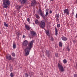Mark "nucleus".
I'll return each mask as SVG.
<instances>
[{
  "mask_svg": "<svg viewBox=\"0 0 77 77\" xmlns=\"http://www.w3.org/2000/svg\"><path fill=\"white\" fill-rule=\"evenodd\" d=\"M51 41H54V38L53 37H51Z\"/></svg>",
  "mask_w": 77,
  "mask_h": 77,
  "instance_id": "obj_25",
  "label": "nucleus"
},
{
  "mask_svg": "<svg viewBox=\"0 0 77 77\" xmlns=\"http://www.w3.org/2000/svg\"><path fill=\"white\" fill-rule=\"evenodd\" d=\"M29 44V42L27 40H25L23 42V45L24 47H27Z\"/></svg>",
  "mask_w": 77,
  "mask_h": 77,
  "instance_id": "obj_8",
  "label": "nucleus"
},
{
  "mask_svg": "<svg viewBox=\"0 0 77 77\" xmlns=\"http://www.w3.org/2000/svg\"><path fill=\"white\" fill-rule=\"evenodd\" d=\"M74 77H77V74H74Z\"/></svg>",
  "mask_w": 77,
  "mask_h": 77,
  "instance_id": "obj_30",
  "label": "nucleus"
},
{
  "mask_svg": "<svg viewBox=\"0 0 77 77\" xmlns=\"http://www.w3.org/2000/svg\"><path fill=\"white\" fill-rule=\"evenodd\" d=\"M35 23L36 24H39V26L41 28H44L45 26V21L44 20H42L39 23V21L38 20H36Z\"/></svg>",
  "mask_w": 77,
  "mask_h": 77,
  "instance_id": "obj_2",
  "label": "nucleus"
},
{
  "mask_svg": "<svg viewBox=\"0 0 77 77\" xmlns=\"http://www.w3.org/2000/svg\"><path fill=\"white\" fill-rule=\"evenodd\" d=\"M64 12L65 14H67L68 15H69V11L68 9H66L64 10Z\"/></svg>",
  "mask_w": 77,
  "mask_h": 77,
  "instance_id": "obj_9",
  "label": "nucleus"
},
{
  "mask_svg": "<svg viewBox=\"0 0 77 77\" xmlns=\"http://www.w3.org/2000/svg\"><path fill=\"white\" fill-rule=\"evenodd\" d=\"M30 77H32L31 76H30Z\"/></svg>",
  "mask_w": 77,
  "mask_h": 77,
  "instance_id": "obj_43",
  "label": "nucleus"
},
{
  "mask_svg": "<svg viewBox=\"0 0 77 77\" xmlns=\"http://www.w3.org/2000/svg\"><path fill=\"white\" fill-rule=\"evenodd\" d=\"M23 38H26V36H25V35H23Z\"/></svg>",
  "mask_w": 77,
  "mask_h": 77,
  "instance_id": "obj_38",
  "label": "nucleus"
},
{
  "mask_svg": "<svg viewBox=\"0 0 77 77\" xmlns=\"http://www.w3.org/2000/svg\"><path fill=\"white\" fill-rule=\"evenodd\" d=\"M55 35L56 36H57V35H58V33L57 32H58V30H57V29L56 27H55Z\"/></svg>",
  "mask_w": 77,
  "mask_h": 77,
  "instance_id": "obj_15",
  "label": "nucleus"
},
{
  "mask_svg": "<svg viewBox=\"0 0 77 77\" xmlns=\"http://www.w3.org/2000/svg\"><path fill=\"white\" fill-rule=\"evenodd\" d=\"M58 66L59 70H60L61 72H63L65 71V69L63 68V66H62V64L58 63Z\"/></svg>",
  "mask_w": 77,
  "mask_h": 77,
  "instance_id": "obj_4",
  "label": "nucleus"
},
{
  "mask_svg": "<svg viewBox=\"0 0 77 77\" xmlns=\"http://www.w3.org/2000/svg\"><path fill=\"white\" fill-rule=\"evenodd\" d=\"M49 13L50 14H51V13H52V11L51 10L50 11H49Z\"/></svg>",
  "mask_w": 77,
  "mask_h": 77,
  "instance_id": "obj_35",
  "label": "nucleus"
},
{
  "mask_svg": "<svg viewBox=\"0 0 77 77\" xmlns=\"http://www.w3.org/2000/svg\"><path fill=\"white\" fill-rule=\"evenodd\" d=\"M57 27H60V24H58L57 25Z\"/></svg>",
  "mask_w": 77,
  "mask_h": 77,
  "instance_id": "obj_27",
  "label": "nucleus"
},
{
  "mask_svg": "<svg viewBox=\"0 0 77 77\" xmlns=\"http://www.w3.org/2000/svg\"><path fill=\"white\" fill-rule=\"evenodd\" d=\"M11 54L12 56H13L14 57H15V54L14 53H12Z\"/></svg>",
  "mask_w": 77,
  "mask_h": 77,
  "instance_id": "obj_24",
  "label": "nucleus"
},
{
  "mask_svg": "<svg viewBox=\"0 0 77 77\" xmlns=\"http://www.w3.org/2000/svg\"><path fill=\"white\" fill-rule=\"evenodd\" d=\"M72 14L73 15V14H74V12H72Z\"/></svg>",
  "mask_w": 77,
  "mask_h": 77,
  "instance_id": "obj_39",
  "label": "nucleus"
},
{
  "mask_svg": "<svg viewBox=\"0 0 77 77\" xmlns=\"http://www.w3.org/2000/svg\"><path fill=\"white\" fill-rule=\"evenodd\" d=\"M30 36V35H29V36Z\"/></svg>",
  "mask_w": 77,
  "mask_h": 77,
  "instance_id": "obj_41",
  "label": "nucleus"
},
{
  "mask_svg": "<svg viewBox=\"0 0 77 77\" xmlns=\"http://www.w3.org/2000/svg\"><path fill=\"white\" fill-rule=\"evenodd\" d=\"M39 11L40 12V15L44 18V19H45V17L44 16V14L43 13V12L42 11V10L41 9H39Z\"/></svg>",
  "mask_w": 77,
  "mask_h": 77,
  "instance_id": "obj_6",
  "label": "nucleus"
},
{
  "mask_svg": "<svg viewBox=\"0 0 77 77\" xmlns=\"http://www.w3.org/2000/svg\"><path fill=\"white\" fill-rule=\"evenodd\" d=\"M17 35H20V32H17Z\"/></svg>",
  "mask_w": 77,
  "mask_h": 77,
  "instance_id": "obj_31",
  "label": "nucleus"
},
{
  "mask_svg": "<svg viewBox=\"0 0 77 77\" xmlns=\"http://www.w3.org/2000/svg\"><path fill=\"white\" fill-rule=\"evenodd\" d=\"M55 56L56 57H58V54L57 53L55 54Z\"/></svg>",
  "mask_w": 77,
  "mask_h": 77,
  "instance_id": "obj_32",
  "label": "nucleus"
},
{
  "mask_svg": "<svg viewBox=\"0 0 77 77\" xmlns=\"http://www.w3.org/2000/svg\"><path fill=\"white\" fill-rule=\"evenodd\" d=\"M4 24L5 26V27H8V26H9V25H8V24H6L5 22H4Z\"/></svg>",
  "mask_w": 77,
  "mask_h": 77,
  "instance_id": "obj_18",
  "label": "nucleus"
},
{
  "mask_svg": "<svg viewBox=\"0 0 77 77\" xmlns=\"http://www.w3.org/2000/svg\"><path fill=\"white\" fill-rule=\"evenodd\" d=\"M27 21L28 22H29V21H30V19L29 18H28L27 19Z\"/></svg>",
  "mask_w": 77,
  "mask_h": 77,
  "instance_id": "obj_33",
  "label": "nucleus"
},
{
  "mask_svg": "<svg viewBox=\"0 0 77 77\" xmlns=\"http://www.w3.org/2000/svg\"><path fill=\"white\" fill-rule=\"evenodd\" d=\"M76 66H77V63H76Z\"/></svg>",
  "mask_w": 77,
  "mask_h": 77,
  "instance_id": "obj_42",
  "label": "nucleus"
},
{
  "mask_svg": "<svg viewBox=\"0 0 77 77\" xmlns=\"http://www.w3.org/2000/svg\"><path fill=\"white\" fill-rule=\"evenodd\" d=\"M36 18H39V16H38V14L36 15Z\"/></svg>",
  "mask_w": 77,
  "mask_h": 77,
  "instance_id": "obj_34",
  "label": "nucleus"
},
{
  "mask_svg": "<svg viewBox=\"0 0 77 77\" xmlns=\"http://www.w3.org/2000/svg\"><path fill=\"white\" fill-rule=\"evenodd\" d=\"M61 38L63 41H67V40H68V38H67L66 37L64 36H63Z\"/></svg>",
  "mask_w": 77,
  "mask_h": 77,
  "instance_id": "obj_13",
  "label": "nucleus"
},
{
  "mask_svg": "<svg viewBox=\"0 0 77 77\" xmlns=\"http://www.w3.org/2000/svg\"><path fill=\"white\" fill-rule=\"evenodd\" d=\"M30 33L32 36H35L36 35V33L34 31H30Z\"/></svg>",
  "mask_w": 77,
  "mask_h": 77,
  "instance_id": "obj_11",
  "label": "nucleus"
},
{
  "mask_svg": "<svg viewBox=\"0 0 77 77\" xmlns=\"http://www.w3.org/2000/svg\"><path fill=\"white\" fill-rule=\"evenodd\" d=\"M33 42H34V40H32L30 42L28 45V46L25 48L24 50V51L25 52V56H27L29 54L30 50L33 47Z\"/></svg>",
  "mask_w": 77,
  "mask_h": 77,
  "instance_id": "obj_1",
  "label": "nucleus"
},
{
  "mask_svg": "<svg viewBox=\"0 0 77 77\" xmlns=\"http://www.w3.org/2000/svg\"><path fill=\"white\" fill-rule=\"evenodd\" d=\"M19 2L21 4L24 5L27 3V0H19Z\"/></svg>",
  "mask_w": 77,
  "mask_h": 77,
  "instance_id": "obj_10",
  "label": "nucleus"
},
{
  "mask_svg": "<svg viewBox=\"0 0 77 77\" xmlns=\"http://www.w3.org/2000/svg\"><path fill=\"white\" fill-rule=\"evenodd\" d=\"M50 52L49 51H46V55L48 56V57H50Z\"/></svg>",
  "mask_w": 77,
  "mask_h": 77,
  "instance_id": "obj_12",
  "label": "nucleus"
},
{
  "mask_svg": "<svg viewBox=\"0 0 77 77\" xmlns=\"http://www.w3.org/2000/svg\"><path fill=\"white\" fill-rule=\"evenodd\" d=\"M54 0H50V1H51V2H53Z\"/></svg>",
  "mask_w": 77,
  "mask_h": 77,
  "instance_id": "obj_40",
  "label": "nucleus"
},
{
  "mask_svg": "<svg viewBox=\"0 0 77 77\" xmlns=\"http://www.w3.org/2000/svg\"><path fill=\"white\" fill-rule=\"evenodd\" d=\"M56 17H57V18H58V17H59V15H58L57 14V15H56Z\"/></svg>",
  "mask_w": 77,
  "mask_h": 77,
  "instance_id": "obj_36",
  "label": "nucleus"
},
{
  "mask_svg": "<svg viewBox=\"0 0 77 77\" xmlns=\"http://www.w3.org/2000/svg\"><path fill=\"white\" fill-rule=\"evenodd\" d=\"M45 11H46V12H48V9H46L45 10Z\"/></svg>",
  "mask_w": 77,
  "mask_h": 77,
  "instance_id": "obj_37",
  "label": "nucleus"
},
{
  "mask_svg": "<svg viewBox=\"0 0 77 77\" xmlns=\"http://www.w3.org/2000/svg\"><path fill=\"white\" fill-rule=\"evenodd\" d=\"M6 59H8V60H12V61H14V60L15 59V58H12V57H11V55H8L6 56Z\"/></svg>",
  "mask_w": 77,
  "mask_h": 77,
  "instance_id": "obj_5",
  "label": "nucleus"
},
{
  "mask_svg": "<svg viewBox=\"0 0 77 77\" xmlns=\"http://www.w3.org/2000/svg\"><path fill=\"white\" fill-rule=\"evenodd\" d=\"M2 7L3 8H8V6L10 5V0H2Z\"/></svg>",
  "mask_w": 77,
  "mask_h": 77,
  "instance_id": "obj_3",
  "label": "nucleus"
},
{
  "mask_svg": "<svg viewBox=\"0 0 77 77\" xmlns=\"http://www.w3.org/2000/svg\"><path fill=\"white\" fill-rule=\"evenodd\" d=\"M73 42L74 44H75V43H76V42H77V41H76L75 40H73Z\"/></svg>",
  "mask_w": 77,
  "mask_h": 77,
  "instance_id": "obj_29",
  "label": "nucleus"
},
{
  "mask_svg": "<svg viewBox=\"0 0 77 77\" xmlns=\"http://www.w3.org/2000/svg\"><path fill=\"white\" fill-rule=\"evenodd\" d=\"M16 8L17 10H19V9H21V7L18 5H17Z\"/></svg>",
  "mask_w": 77,
  "mask_h": 77,
  "instance_id": "obj_17",
  "label": "nucleus"
},
{
  "mask_svg": "<svg viewBox=\"0 0 77 77\" xmlns=\"http://www.w3.org/2000/svg\"><path fill=\"white\" fill-rule=\"evenodd\" d=\"M25 27L28 30H29L30 29V27L29 26V25H25Z\"/></svg>",
  "mask_w": 77,
  "mask_h": 77,
  "instance_id": "obj_14",
  "label": "nucleus"
},
{
  "mask_svg": "<svg viewBox=\"0 0 77 77\" xmlns=\"http://www.w3.org/2000/svg\"><path fill=\"white\" fill-rule=\"evenodd\" d=\"M48 15V11H47L46 13L45 17H47V15Z\"/></svg>",
  "mask_w": 77,
  "mask_h": 77,
  "instance_id": "obj_23",
  "label": "nucleus"
},
{
  "mask_svg": "<svg viewBox=\"0 0 77 77\" xmlns=\"http://www.w3.org/2000/svg\"><path fill=\"white\" fill-rule=\"evenodd\" d=\"M10 76H11V77H14V74H13V73L12 72L11 73Z\"/></svg>",
  "mask_w": 77,
  "mask_h": 77,
  "instance_id": "obj_26",
  "label": "nucleus"
},
{
  "mask_svg": "<svg viewBox=\"0 0 77 77\" xmlns=\"http://www.w3.org/2000/svg\"><path fill=\"white\" fill-rule=\"evenodd\" d=\"M63 62L64 64L66 63H67V61L66 60V59H64L63 60Z\"/></svg>",
  "mask_w": 77,
  "mask_h": 77,
  "instance_id": "obj_21",
  "label": "nucleus"
},
{
  "mask_svg": "<svg viewBox=\"0 0 77 77\" xmlns=\"http://www.w3.org/2000/svg\"><path fill=\"white\" fill-rule=\"evenodd\" d=\"M66 49H67V50H68V51H70V49H69V47H67Z\"/></svg>",
  "mask_w": 77,
  "mask_h": 77,
  "instance_id": "obj_28",
  "label": "nucleus"
},
{
  "mask_svg": "<svg viewBox=\"0 0 77 77\" xmlns=\"http://www.w3.org/2000/svg\"><path fill=\"white\" fill-rule=\"evenodd\" d=\"M31 6H33V7H34L35 5H36V3H37V2L36 1V0H33L31 2Z\"/></svg>",
  "mask_w": 77,
  "mask_h": 77,
  "instance_id": "obj_7",
  "label": "nucleus"
},
{
  "mask_svg": "<svg viewBox=\"0 0 77 77\" xmlns=\"http://www.w3.org/2000/svg\"><path fill=\"white\" fill-rule=\"evenodd\" d=\"M13 48L14 49H15V48H16V44L15 43H13Z\"/></svg>",
  "mask_w": 77,
  "mask_h": 77,
  "instance_id": "obj_16",
  "label": "nucleus"
},
{
  "mask_svg": "<svg viewBox=\"0 0 77 77\" xmlns=\"http://www.w3.org/2000/svg\"><path fill=\"white\" fill-rule=\"evenodd\" d=\"M29 76V75L27 73H26L25 74V77H28Z\"/></svg>",
  "mask_w": 77,
  "mask_h": 77,
  "instance_id": "obj_22",
  "label": "nucleus"
},
{
  "mask_svg": "<svg viewBox=\"0 0 77 77\" xmlns=\"http://www.w3.org/2000/svg\"><path fill=\"white\" fill-rule=\"evenodd\" d=\"M59 45L60 47H62V43L61 42H59Z\"/></svg>",
  "mask_w": 77,
  "mask_h": 77,
  "instance_id": "obj_20",
  "label": "nucleus"
},
{
  "mask_svg": "<svg viewBox=\"0 0 77 77\" xmlns=\"http://www.w3.org/2000/svg\"><path fill=\"white\" fill-rule=\"evenodd\" d=\"M46 33L48 36H49V31L47 30L46 31Z\"/></svg>",
  "mask_w": 77,
  "mask_h": 77,
  "instance_id": "obj_19",
  "label": "nucleus"
}]
</instances>
